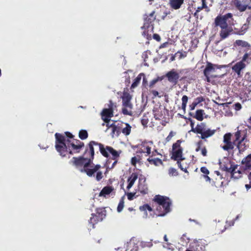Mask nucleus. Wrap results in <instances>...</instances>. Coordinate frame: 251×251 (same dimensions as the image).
<instances>
[{"instance_id": "f257e3e1", "label": "nucleus", "mask_w": 251, "mask_h": 251, "mask_svg": "<svg viewBox=\"0 0 251 251\" xmlns=\"http://www.w3.org/2000/svg\"><path fill=\"white\" fill-rule=\"evenodd\" d=\"M55 149L62 157L65 156L68 153L73 154L78 153L84 147V143L78 139H66L62 134L56 133Z\"/></svg>"}, {"instance_id": "f03ea898", "label": "nucleus", "mask_w": 251, "mask_h": 251, "mask_svg": "<svg viewBox=\"0 0 251 251\" xmlns=\"http://www.w3.org/2000/svg\"><path fill=\"white\" fill-rule=\"evenodd\" d=\"M233 135L234 139L232 141V134L230 132L225 134L223 141L224 145H221V147L224 151L229 152L234 149L236 145L239 153L242 154L249 147V145L246 144L248 141L247 134L238 129Z\"/></svg>"}, {"instance_id": "7ed1b4c3", "label": "nucleus", "mask_w": 251, "mask_h": 251, "mask_svg": "<svg viewBox=\"0 0 251 251\" xmlns=\"http://www.w3.org/2000/svg\"><path fill=\"white\" fill-rule=\"evenodd\" d=\"M214 25L215 27L221 28L220 37L221 40H224L231 34L233 29L231 26L233 24V18L232 13H228L225 15L220 14L215 19Z\"/></svg>"}, {"instance_id": "20e7f679", "label": "nucleus", "mask_w": 251, "mask_h": 251, "mask_svg": "<svg viewBox=\"0 0 251 251\" xmlns=\"http://www.w3.org/2000/svg\"><path fill=\"white\" fill-rule=\"evenodd\" d=\"M94 146H98L101 155L105 157L108 158V154L106 150V146L94 141H91L86 145L83 153V155L87 157L88 160L93 161L94 159Z\"/></svg>"}, {"instance_id": "39448f33", "label": "nucleus", "mask_w": 251, "mask_h": 251, "mask_svg": "<svg viewBox=\"0 0 251 251\" xmlns=\"http://www.w3.org/2000/svg\"><path fill=\"white\" fill-rule=\"evenodd\" d=\"M189 120L191 122V131L194 133L200 134V138L202 140H205L206 138L211 137L216 132L215 129H211L207 128L206 124L204 123H201L194 127V121L191 119H189Z\"/></svg>"}, {"instance_id": "423d86ee", "label": "nucleus", "mask_w": 251, "mask_h": 251, "mask_svg": "<svg viewBox=\"0 0 251 251\" xmlns=\"http://www.w3.org/2000/svg\"><path fill=\"white\" fill-rule=\"evenodd\" d=\"M90 210L92 217L89 221L90 226L94 228L95 224L101 221L106 215L105 208L100 205H91Z\"/></svg>"}, {"instance_id": "0eeeda50", "label": "nucleus", "mask_w": 251, "mask_h": 251, "mask_svg": "<svg viewBox=\"0 0 251 251\" xmlns=\"http://www.w3.org/2000/svg\"><path fill=\"white\" fill-rule=\"evenodd\" d=\"M181 142V140H178L172 146L171 159L176 162L185 160V158L183 155V148L180 146Z\"/></svg>"}, {"instance_id": "6e6552de", "label": "nucleus", "mask_w": 251, "mask_h": 251, "mask_svg": "<svg viewBox=\"0 0 251 251\" xmlns=\"http://www.w3.org/2000/svg\"><path fill=\"white\" fill-rule=\"evenodd\" d=\"M131 99L132 96L129 93L124 92L122 96L123 106L124 107L122 108V113L125 115L131 116L132 115V112L131 110L133 107L131 102Z\"/></svg>"}, {"instance_id": "1a4fd4ad", "label": "nucleus", "mask_w": 251, "mask_h": 251, "mask_svg": "<svg viewBox=\"0 0 251 251\" xmlns=\"http://www.w3.org/2000/svg\"><path fill=\"white\" fill-rule=\"evenodd\" d=\"M101 168L99 164L94 165L93 164V161L88 160L84 165V169H81V172H85L86 175L92 177L94 176V174Z\"/></svg>"}, {"instance_id": "9d476101", "label": "nucleus", "mask_w": 251, "mask_h": 251, "mask_svg": "<svg viewBox=\"0 0 251 251\" xmlns=\"http://www.w3.org/2000/svg\"><path fill=\"white\" fill-rule=\"evenodd\" d=\"M153 143L152 141H143L140 144L137 146L138 150L136 153H145V156H147L151 154V149L153 146Z\"/></svg>"}, {"instance_id": "9b49d317", "label": "nucleus", "mask_w": 251, "mask_h": 251, "mask_svg": "<svg viewBox=\"0 0 251 251\" xmlns=\"http://www.w3.org/2000/svg\"><path fill=\"white\" fill-rule=\"evenodd\" d=\"M155 11H153L150 14H145L143 16L144 25L142 28H149L151 27V29H153V22L156 19Z\"/></svg>"}, {"instance_id": "f8f14e48", "label": "nucleus", "mask_w": 251, "mask_h": 251, "mask_svg": "<svg viewBox=\"0 0 251 251\" xmlns=\"http://www.w3.org/2000/svg\"><path fill=\"white\" fill-rule=\"evenodd\" d=\"M238 167L239 165L235 164V162L232 164V166L230 167V169L227 173L230 174L231 177L238 179L242 177V174L245 171L242 170L241 166L239 168H238Z\"/></svg>"}, {"instance_id": "ddd939ff", "label": "nucleus", "mask_w": 251, "mask_h": 251, "mask_svg": "<svg viewBox=\"0 0 251 251\" xmlns=\"http://www.w3.org/2000/svg\"><path fill=\"white\" fill-rule=\"evenodd\" d=\"M106 152H107L108 157H109V155L110 154L112 155L111 159L114 160V162L112 164L111 167H110V169H113L117 164L118 160L120 157V155L122 151L121 150L117 151L114 149L112 147L108 146H106Z\"/></svg>"}, {"instance_id": "4468645a", "label": "nucleus", "mask_w": 251, "mask_h": 251, "mask_svg": "<svg viewBox=\"0 0 251 251\" xmlns=\"http://www.w3.org/2000/svg\"><path fill=\"white\" fill-rule=\"evenodd\" d=\"M251 0H232V4L240 12H244L247 9Z\"/></svg>"}, {"instance_id": "2eb2a0df", "label": "nucleus", "mask_w": 251, "mask_h": 251, "mask_svg": "<svg viewBox=\"0 0 251 251\" xmlns=\"http://www.w3.org/2000/svg\"><path fill=\"white\" fill-rule=\"evenodd\" d=\"M86 162H88V159L83 155L77 157H73L70 161V163L77 168L83 167V169H84V165Z\"/></svg>"}, {"instance_id": "dca6fc26", "label": "nucleus", "mask_w": 251, "mask_h": 251, "mask_svg": "<svg viewBox=\"0 0 251 251\" xmlns=\"http://www.w3.org/2000/svg\"><path fill=\"white\" fill-rule=\"evenodd\" d=\"M155 214L157 216H163L170 211V205H152Z\"/></svg>"}, {"instance_id": "f3484780", "label": "nucleus", "mask_w": 251, "mask_h": 251, "mask_svg": "<svg viewBox=\"0 0 251 251\" xmlns=\"http://www.w3.org/2000/svg\"><path fill=\"white\" fill-rule=\"evenodd\" d=\"M165 77L167 78L168 80L170 83L174 85H176L178 82L179 75L175 69H172L166 74Z\"/></svg>"}, {"instance_id": "a211bd4d", "label": "nucleus", "mask_w": 251, "mask_h": 251, "mask_svg": "<svg viewBox=\"0 0 251 251\" xmlns=\"http://www.w3.org/2000/svg\"><path fill=\"white\" fill-rule=\"evenodd\" d=\"M169 111L165 108H157L153 111L154 118L156 120L163 119L166 116H168Z\"/></svg>"}, {"instance_id": "6ab92c4d", "label": "nucleus", "mask_w": 251, "mask_h": 251, "mask_svg": "<svg viewBox=\"0 0 251 251\" xmlns=\"http://www.w3.org/2000/svg\"><path fill=\"white\" fill-rule=\"evenodd\" d=\"M234 163V162L227 158H224L222 161L219 162L220 168L221 170L227 173Z\"/></svg>"}, {"instance_id": "aec40b11", "label": "nucleus", "mask_w": 251, "mask_h": 251, "mask_svg": "<svg viewBox=\"0 0 251 251\" xmlns=\"http://www.w3.org/2000/svg\"><path fill=\"white\" fill-rule=\"evenodd\" d=\"M246 66L245 63L239 61L232 67V70L237 74L238 77H241L242 76L241 71L246 68Z\"/></svg>"}, {"instance_id": "412c9836", "label": "nucleus", "mask_w": 251, "mask_h": 251, "mask_svg": "<svg viewBox=\"0 0 251 251\" xmlns=\"http://www.w3.org/2000/svg\"><path fill=\"white\" fill-rule=\"evenodd\" d=\"M153 201L157 204H172V202L169 197L159 195H156Z\"/></svg>"}, {"instance_id": "4be33fe9", "label": "nucleus", "mask_w": 251, "mask_h": 251, "mask_svg": "<svg viewBox=\"0 0 251 251\" xmlns=\"http://www.w3.org/2000/svg\"><path fill=\"white\" fill-rule=\"evenodd\" d=\"M242 169L245 172L251 170V156L249 154L241 161Z\"/></svg>"}, {"instance_id": "5701e85b", "label": "nucleus", "mask_w": 251, "mask_h": 251, "mask_svg": "<svg viewBox=\"0 0 251 251\" xmlns=\"http://www.w3.org/2000/svg\"><path fill=\"white\" fill-rule=\"evenodd\" d=\"M138 177V175L136 173H132L130 176L127 179L128 185L127 186V189H129L133 185L135 181L137 180Z\"/></svg>"}, {"instance_id": "b1692460", "label": "nucleus", "mask_w": 251, "mask_h": 251, "mask_svg": "<svg viewBox=\"0 0 251 251\" xmlns=\"http://www.w3.org/2000/svg\"><path fill=\"white\" fill-rule=\"evenodd\" d=\"M184 2V0H170V7L174 9H179Z\"/></svg>"}, {"instance_id": "393cba45", "label": "nucleus", "mask_w": 251, "mask_h": 251, "mask_svg": "<svg viewBox=\"0 0 251 251\" xmlns=\"http://www.w3.org/2000/svg\"><path fill=\"white\" fill-rule=\"evenodd\" d=\"M142 181H143V182H145L146 181V178L143 176H141L139 177L138 188L142 193L147 194L148 193V188L145 185L141 186V183Z\"/></svg>"}, {"instance_id": "a878e982", "label": "nucleus", "mask_w": 251, "mask_h": 251, "mask_svg": "<svg viewBox=\"0 0 251 251\" xmlns=\"http://www.w3.org/2000/svg\"><path fill=\"white\" fill-rule=\"evenodd\" d=\"M113 190V188L112 186H107L104 187L100 191L99 196L105 197L106 195L110 194Z\"/></svg>"}, {"instance_id": "bb28decb", "label": "nucleus", "mask_w": 251, "mask_h": 251, "mask_svg": "<svg viewBox=\"0 0 251 251\" xmlns=\"http://www.w3.org/2000/svg\"><path fill=\"white\" fill-rule=\"evenodd\" d=\"M184 160H180L176 162L178 167L181 170L184 172L186 173H188L187 169L189 167V164L184 162Z\"/></svg>"}, {"instance_id": "cd10ccee", "label": "nucleus", "mask_w": 251, "mask_h": 251, "mask_svg": "<svg viewBox=\"0 0 251 251\" xmlns=\"http://www.w3.org/2000/svg\"><path fill=\"white\" fill-rule=\"evenodd\" d=\"M241 62L247 64L251 63V51L246 52L243 56Z\"/></svg>"}, {"instance_id": "c85d7f7f", "label": "nucleus", "mask_w": 251, "mask_h": 251, "mask_svg": "<svg viewBox=\"0 0 251 251\" xmlns=\"http://www.w3.org/2000/svg\"><path fill=\"white\" fill-rule=\"evenodd\" d=\"M151 157H152L150 156L147 159V161L150 163V164H153L156 166L163 164V162L161 159L158 158H152Z\"/></svg>"}, {"instance_id": "c756f323", "label": "nucleus", "mask_w": 251, "mask_h": 251, "mask_svg": "<svg viewBox=\"0 0 251 251\" xmlns=\"http://www.w3.org/2000/svg\"><path fill=\"white\" fill-rule=\"evenodd\" d=\"M215 71V68L213 65L210 62H207V64L205 68L203 71L204 75H207V74L210 75V73Z\"/></svg>"}, {"instance_id": "7c9ffc66", "label": "nucleus", "mask_w": 251, "mask_h": 251, "mask_svg": "<svg viewBox=\"0 0 251 251\" xmlns=\"http://www.w3.org/2000/svg\"><path fill=\"white\" fill-rule=\"evenodd\" d=\"M101 117L105 116L112 117L113 116V110L112 107L103 109L101 113Z\"/></svg>"}, {"instance_id": "2f4dec72", "label": "nucleus", "mask_w": 251, "mask_h": 251, "mask_svg": "<svg viewBox=\"0 0 251 251\" xmlns=\"http://www.w3.org/2000/svg\"><path fill=\"white\" fill-rule=\"evenodd\" d=\"M125 127H122L121 132L122 133L128 136L130 134L131 131V126L128 123H125Z\"/></svg>"}, {"instance_id": "473e14b6", "label": "nucleus", "mask_w": 251, "mask_h": 251, "mask_svg": "<svg viewBox=\"0 0 251 251\" xmlns=\"http://www.w3.org/2000/svg\"><path fill=\"white\" fill-rule=\"evenodd\" d=\"M202 142L201 141H200L198 142V144H197L198 147L196 149V151H200L201 150V153L202 155V156H207V150H206V148L205 147H204L201 149V147L202 145Z\"/></svg>"}, {"instance_id": "72a5a7b5", "label": "nucleus", "mask_w": 251, "mask_h": 251, "mask_svg": "<svg viewBox=\"0 0 251 251\" xmlns=\"http://www.w3.org/2000/svg\"><path fill=\"white\" fill-rule=\"evenodd\" d=\"M204 110L202 109L197 110L193 117L198 121H201L203 119Z\"/></svg>"}, {"instance_id": "f704fd0d", "label": "nucleus", "mask_w": 251, "mask_h": 251, "mask_svg": "<svg viewBox=\"0 0 251 251\" xmlns=\"http://www.w3.org/2000/svg\"><path fill=\"white\" fill-rule=\"evenodd\" d=\"M235 44L238 46H241L242 47L247 48L249 49H250L251 48V45L248 42L241 40H237L235 41Z\"/></svg>"}, {"instance_id": "c9c22d12", "label": "nucleus", "mask_w": 251, "mask_h": 251, "mask_svg": "<svg viewBox=\"0 0 251 251\" xmlns=\"http://www.w3.org/2000/svg\"><path fill=\"white\" fill-rule=\"evenodd\" d=\"M201 6H199L197 8L195 13H194V16L195 17L197 16L198 17V13L200 12L201 10L204 8H208V7L206 5V0H201Z\"/></svg>"}, {"instance_id": "e433bc0d", "label": "nucleus", "mask_w": 251, "mask_h": 251, "mask_svg": "<svg viewBox=\"0 0 251 251\" xmlns=\"http://www.w3.org/2000/svg\"><path fill=\"white\" fill-rule=\"evenodd\" d=\"M194 251H204V246L200 243H195L192 246Z\"/></svg>"}, {"instance_id": "4c0bfd02", "label": "nucleus", "mask_w": 251, "mask_h": 251, "mask_svg": "<svg viewBox=\"0 0 251 251\" xmlns=\"http://www.w3.org/2000/svg\"><path fill=\"white\" fill-rule=\"evenodd\" d=\"M140 210L141 211H144L145 214L146 216H147V210L149 212H151L152 210V208L151 207L150 205H142L139 207Z\"/></svg>"}, {"instance_id": "58836bf2", "label": "nucleus", "mask_w": 251, "mask_h": 251, "mask_svg": "<svg viewBox=\"0 0 251 251\" xmlns=\"http://www.w3.org/2000/svg\"><path fill=\"white\" fill-rule=\"evenodd\" d=\"M142 74H140L134 80L131 84V88H134L138 86L141 80V75Z\"/></svg>"}, {"instance_id": "ea45409f", "label": "nucleus", "mask_w": 251, "mask_h": 251, "mask_svg": "<svg viewBox=\"0 0 251 251\" xmlns=\"http://www.w3.org/2000/svg\"><path fill=\"white\" fill-rule=\"evenodd\" d=\"M79 138L81 140L86 139L88 137V134L86 130L81 129L78 134Z\"/></svg>"}, {"instance_id": "a19ab883", "label": "nucleus", "mask_w": 251, "mask_h": 251, "mask_svg": "<svg viewBox=\"0 0 251 251\" xmlns=\"http://www.w3.org/2000/svg\"><path fill=\"white\" fill-rule=\"evenodd\" d=\"M249 27V25H248V24H244L242 26L240 29L238 31V34L239 35H243L247 31Z\"/></svg>"}, {"instance_id": "79ce46f5", "label": "nucleus", "mask_w": 251, "mask_h": 251, "mask_svg": "<svg viewBox=\"0 0 251 251\" xmlns=\"http://www.w3.org/2000/svg\"><path fill=\"white\" fill-rule=\"evenodd\" d=\"M240 217V215H237L235 219L233 220V221H226V225L224 227V228L222 230V231L223 232L224 231H225L226 228H227L228 227H229V226H232L234 225V222L235 221L237 220V219H238V218H239Z\"/></svg>"}, {"instance_id": "37998d69", "label": "nucleus", "mask_w": 251, "mask_h": 251, "mask_svg": "<svg viewBox=\"0 0 251 251\" xmlns=\"http://www.w3.org/2000/svg\"><path fill=\"white\" fill-rule=\"evenodd\" d=\"M188 100V97L186 95H184L182 97V99H181V100H182L181 108L184 111L186 110Z\"/></svg>"}, {"instance_id": "c03bdc74", "label": "nucleus", "mask_w": 251, "mask_h": 251, "mask_svg": "<svg viewBox=\"0 0 251 251\" xmlns=\"http://www.w3.org/2000/svg\"><path fill=\"white\" fill-rule=\"evenodd\" d=\"M163 79L162 77H158L153 80H152L150 82V84L149 85V89H151L152 88H153L154 85L158 81H161Z\"/></svg>"}, {"instance_id": "a18cd8bd", "label": "nucleus", "mask_w": 251, "mask_h": 251, "mask_svg": "<svg viewBox=\"0 0 251 251\" xmlns=\"http://www.w3.org/2000/svg\"><path fill=\"white\" fill-rule=\"evenodd\" d=\"M168 174L171 176H175L178 175L177 170L174 168H170L168 170Z\"/></svg>"}, {"instance_id": "49530a36", "label": "nucleus", "mask_w": 251, "mask_h": 251, "mask_svg": "<svg viewBox=\"0 0 251 251\" xmlns=\"http://www.w3.org/2000/svg\"><path fill=\"white\" fill-rule=\"evenodd\" d=\"M153 244L151 242H145L142 241L140 243V246L142 248H151Z\"/></svg>"}, {"instance_id": "de8ad7c7", "label": "nucleus", "mask_w": 251, "mask_h": 251, "mask_svg": "<svg viewBox=\"0 0 251 251\" xmlns=\"http://www.w3.org/2000/svg\"><path fill=\"white\" fill-rule=\"evenodd\" d=\"M176 56H178V58L179 59H181L187 56V52L178 51L176 53Z\"/></svg>"}, {"instance_id": "09e8293b", "label": "nucleus", "mask_w": 251, "mask_h": 251, "mask_svg": "<svg viewBox=\"0 0 251 251\" xmlns=\"http://www.w3.org/2000/svg\"><path fill=\"white\" fill-rule=\"evenodd\" d=\"M205 100V99L202 96L198 97L195 99L194 101L196 104H199V103L204 101Z\"/></svg>"}, {"instance_id": "8fccbe9b", "label": "nucleus", "mask_w": 251, "mask_h": 251, "mask_svg": "<svg viewBox=\"0 0 251 251\" xmlns=\"http://www.w3.org/2000/svg\"><path fill=\"white\" fill-rule=\"evenodd\" d=\"M103 177L102 173L99 170L96 172V179L97 181H100Z\"/></svg>"}, {"instance_id": "3c124183", "label": "nucleus", "mask_w": 251, "mask_h": 251, "mask_svg": "<svg viewBox=\"0 0 251 251\" xmlns=\"http://www.w3.org/2000/svg\"><path fill=\"white\" fill-rule=\"evenodd\" d=\"M176 133L174 132L173 131H171L170 133L168 136L166 138L165 140L166 142H169L172 138L175 135Z\"/></svg>"}, {"instance_id": "603ef678", "label": "nucleus", "mask_w": 251, "mask_h": 251, "mask_svg": "<svg viewBox=\"0 0 251 251\" xmlns=\"http://www.w3.org/2000/svg\"><path fill=\"white\" fill-rule=\"evenodd\" d=\"M137 157L135 156L133 157L131 159V164L132 166H135L137 163H139L140 161L137 160Z\"/></svg>"}, {"instance_id": "864d4df0", "label": "nucleus", "mask_w": 251, "mask_h": 251, "mask_svg": "<svg viewBox=\"0 0 251 251\" xmlns=\"http://www.w3.org/2000/svg\"><path fill=\"white\" fill-rule=\"evenodd\" d=\"M201 171L203 174L206 175H208L209 174V171L207 169V168L205 167H202L201 168Z\"/></svg>"}, {"instance_id": "5fc2aeb1", "label": "nucleus", "mask_w": 251, "mask_h": 251, "mask_svg": "<svg viewBox=\"0 0 251 251\" xmlns=\"http://www.w3.org/2000/svg\"><path fill=\"white\" fill-rule=\"evenodd\" d=\"M160 120L161 121L160 124L163 126H165L166 124L169 123V118H167L166 117L163 119H160Z\"/></svg>"}, {"instance_id": "6e6d98bb", "label": "nucleus", "mask_w": 251, "mask_h": 251, "mask_svg": "<svg viewBox=\"0 0 251 251\" xmlns=\"http://www.w3.org/2000/svg\"><path fill=\"white\" fill-rule=\"evenodd\" d=\"M242 105L239 102H237L234 104V109L238 111L241 109Z\"/></svg>"}, {"instance_id": "4d7b16f0", "label": "nucleus", "mask_w": 251, "mask_h": 251, "mask_svg": "<svg viewBox=\"0 0 251 251\" xmlns=\"http://www.w3.org/2000/svg\"><path fill=\"white\" fill-rule=\"evenodd\" d=\"M153 38L158 42H159L161 41V37H160V35L158 34H156V33L154 34L153 35Z\"/></svg>"}, {"instance_id": "13d9d810", "label": "nucleus", "mask_w": 251, "mask_h": 251, "mask_svg": "<svg viewBox=\"0 0 251 251\" xmlns=\"http://www.w3.org/2000/svg\"><path fill=\"white\" fill-rule=\"evenodd\" d=\"M110 118L111 117H105V116H103V117H101V119L102 120L104 121V123H105L106 124H108V123H109L110 121Z\"/></svg>"}, {"instance_id": "bf43d9fd", "label": "nucleus", "mask_w": 251, "mask_h": 251, "mask_svg": "<svg viewBox=\"0 0 251 251\" xmlns=\"http://www.w3.org/2000/svg\"><path fill=\"white\" fill-rule=\"evenodd\" d=\"M143 29H144V30L143 31V32L142 33V35L144 37H146L147 38H148V37H149L148 28H143Z\"/></svg>"}, {"instance_id": "052dcab7", "label": "nucleus", "mask_w": 251, "mask_h": 251, "mask_svg": "<svg viewBox=\"0 0 251 251\" xmlns=\"http://www.w3.org/2000/svg\"><path fill=\"white\" fill-rule=\"evenodd\" d=\"M110 126L111 127H112V133L114 134L115 132L117 131L118 127L114 124H112L111 125H110Z\"/></svg>"}, {"instance_id": "680f3d73", "label": "nucleus", "mask_w": 251, "mask_h": 251, "mask_svg": "<svg viewBox=\"0 0 251 251\" xmlns=\"http://www.w3.org/2000/svg\"><path fill=\"white\" fill-rule=\"evenodd\" d=\"M150 92L153 95L154 97H156L158 96V92L156 90L149 89Z\"/></svg>"}, {"instance_id": "e2e57ef3", "label": "nucleus", "mask_w": 251, "mask_h": 251, "mask_svg": "<svg viewBox=\"0 0 251 251\" xmlns=\"http://www.w3.org/2000/svg\"><path fill=\"white\" fill-rule=\"evenodd\" d=\"M65 134L67 136V137L69 138L70 139H68L69 140H72L73 139L74 136L72 135V133H71L69 132H66Z\"/></svg>"}, {"instance_id": "0e129e2a", "label": "nucleus", "mask_w": 251, "mask_h": 251, "mask_svg": "<svg viewBox=\"0 0 251 251\" xmlns=\"http://www.w3.org/2000/svg\"><path fill=\"white\" fill-rule=\"evenodd\" d=\"M197 105V104H196V103L194 101H193L192 102V103L191 104H190L189 106L190 110H194Z\"/></svg>"}, {"instance_id": "69168bd1", "label": "nucleus", "mask_w": 251, "mask_h": 251, "mask_svg": "<svg viewBox=\"0 0 251 251\" xmlns=\"http://www.w3.org/2000/svg\"><path fill=\"white\" fill-rule=\"evenodd\" d=\"M246 77L248 81L251 82V74L250 73L248 72L246 74Z\"/></svg>"}, {"instance_id": "338daca9", "label": "nucleus", "mask_w": 251, "mask_h": 251, "mask_svg": "<svg viewBox=\"0 0 251 251\" xmlns=\"http://www.w3.org/2000/svg\"><path fill=\"white\" fill-rule=\"evenodd\" d=\"M124 205H118V207H117V211L118 212H121L123 208H124Z\"/></svg>"}, {"instance_id": "774afa93", "label": "nucleus", "mask_w": 251, "mask_h": 251, "mask_svg": "<svg viewBox=\"0 0 251 251\" xmlns=\"http://www.w3.org/2000/svg\"><path fill=\"white\" fill-rule=\"evenodd\" d=\"M151 157H153L154 156H155L156 154H160V153L157 151L156 150H153L152 152L151 151Z\"/></svg>"}]
</instances>
